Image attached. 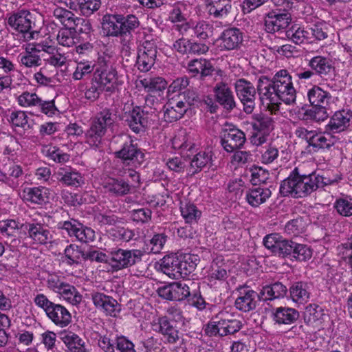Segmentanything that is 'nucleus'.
I'll return each instance as SVG.
<instances>
[{
	"mask_svg": "<svg viewBox=\"0 0 352 352\" xmlns=\"http://www.w3.org/2000/svg\"><path fill=\"white\" fill-rule=\"evenodd\" d=\"M340 180V176L331 179L314 174L290 175L280 184V192L283 196L304 197L316 190L321 185H333L338 183Z\"/></svg>",
	"mask_w": 352,
	"mask_h": 352,
	"instance_id": "obj_1",
	"label": "nucleus"
},
{
	"mask_svg": "<svg viewBox=\"0 0 352 352\" xmlns=\"http://www.w3.org/2000/svg\"><path fill=\"white\" fill-rule=\"evenodd\" d=\"M140 25L138 17L133 14L126 16L121 14H106L102 18L101 27L104 35L118 37L130 33Z\"/></svg>",
	"mask_w": 352,
	"mask_h": 352,
	"instance_id": "obj_2",
	"label": "nucleus"
},
{
	"mask_svg": "<svg viewBox=\"0 0 352 352\" xmlns=\"http://www.w3.org/2000/svg\"><path fill=\"white\" fill-rule=\"evenodd\" d=\"M241 323L228 313H220L206 326L205 333L209 336H226L239 331Z\"/></svg>",
	"mask_w": 352,
	"mask_h": 352,
	"instance_id": "obj_3",
	"label": "nucleus"
},
{
	"mask_svg": "<svg viewBox=\"0 0 352 352\" xmlns=\"http://www.w3.org/2000/svg\"><path fill=\"white\" fill-rule=\"evenodd\" d=\"M294 133L297 138L305 140L308 145L315 150L329 148L338 141V138L327 130L326 127L324 132H318L315 130H308L303 126H298Z\"/></svg>",
	"mask_w": 352,
	"mask_h": 352,
	"instance_id": "obj_4",
	"label": "nucleus"
},
{
	"mask_svg": "<svg viewBox=\"0 0 352 352\" xmlns=\"http://www.w3.org/2000/svg\"><path fill=\"white\" fill-rule=\"evenodd\" d=\"M144 251L138 249L124 250L118 249L111 252L107 264L109 270L118 272L135 265L141 261Z\"/></svg>",
	"mask_w": 352,
	"mask_h": 352,
	"instance_id": "obj_5",
	"label": "nucleus"
},
{
	"mask_svg": "<svg viewBox=\"0 0 352 352\" xmlns=\"http://www.w3.org/2000/svg\"><path fill=\"white\" fill-rule=\"evenodd\" d=\"M47 287L57 294L59 299L72 305H78L82 301V295L77 289L63 281L56 275H51L47 279Z\"/></svg>",
	"mask_w": 352,
	"mask_h": 352,
	"instance_id": "obj_6",
	"label": "nucleus"
},
{
	"mask_svg": "<svg viewBox=\"0 0 352 352\" xmlns=\"http://www.w3.org/2000/svg\"><path fill=\"white\" fill-rule=\"evenodd\" d=\"M8 23L12 30L23 34L25 41L34 39L38 34L32 30L33 16L28 10H22L14 13L8 18Z\"/></svg>",
	"mask_w": 352,
	"mask_h": 352,
	"instance_id": "obj_7",
	"label": "nucleus"
},
{
	"mask_svg": "<svg viewBox=\"0 0 352 352\" xmlns=\"http://www.w3.org/2000/svg\"><path fill=\"white\" fill-rule=\"evenodd\" d=\"M113 120L109 110L100 111L93 121L90 129L86 133L87 143L92 146H97L104 135L106 129L112 124Z\"/></svg>",
	"mask_w": 352,
	"mask_h": 352,
	"instance_id": "obj_8",
	"label": "nucleus"
},
{
	"mask_svg": "<svg viewBox=\"0 0 352 352\" xmlns=\"http://www.w3.org/2000/svg\"><path fill=\"white\" fill-rule=\"evenodd\" d=\"M272 82L280 98V102L291 104L296 100V90L293 86L292 76L287 70L278 72Z\"/></svg>",
	"mask_w": 352,
	"mask_h": 352,
	"instance_id": "obj_9",
	"label": "nucleus"
},
{
	"mask_svg": "<svg viewBox=\"0 0 352 352\" xmlns=\"http://www.w3.org/2000/svg\"><path fill=\"white\" fill-rule=\"evenodd\" d=\"M258 92L263 107L271 113H276L280 102L272 82L267 78H261L258 82Z\"/></svg>",
	"mask_w": 352,
	"mask_h": 352,
	"instance_id": "obj_10",
	"label": "nucleus"
},
{
	"mask_svg": "<svg viewBox=\"0 0 352 352\" xmlns=\"http://www.w3.org/2000/svg\"><path fill=\"white\" fill-rule=\"evenodd\" d=\"M167 98L168 102L164 107V119L167 122H171L181 118L187 111L188 107L194 104L195 97L192 101L186 98L185 99L173 96Z\"/></svg>",
	"mask_w": 352,
	"mask_h": 352,
	"instance_id": "obj_11",
	"label": "nucleus"
},
{
	"mask_svg": "<svg viewBox=\"0 0 352 352\" xmlns=\"http://www.w3.org/2000/svg\"><path fill=\"white\" fill-rule=\"evenodd\" d=\"M93 79L99 87L106 91H113L122 83L118 77L116 70L111 66L96 69Z\"/></svg>",
	"mask_w": 352,
	"mask_h": 352,
	"instance_id": "obj_12",
	"label": "nucleus"
},
{
	"mask_svg": "<svg viewBox=\"0 0 352 352\" xmlns=\"http://www.w3.org/2000/svg\"><path fill=\"white\" fill-rule=\"evenodd\" d=\"M156 54L155 42L148 36L142 43L138 51L137 58L138 69L144 72L149 71L155 63Z\"/></svg>",
	"mask_w": 352,
	"mask_h": 352,
	"instance_id": "obj_13",
	"label": "nucleus"
},
{
	"mask_svg": "<svg viewBox=\"0 0 352 352\" xmlns=\"http://www.w3.org/2000/svg\"><path fill=\"white\" fill-rule=\"evenodd\" d=\"M243 41V34L235 28L224 30L215 41L220 50H234L241 47Z\"/></svg>",
	"mask_w": 352,
	"mask_h": 352,
	"instance_id": "obj_14",
	"label": "nucleus"
},
{
	"mask_svg": "<svg viewBox=\"0 0 352 352\" xmlns=\"http://www.w3.org/2000/svg\"><path fill=\"white\" fill-rule=\"evenodd\" d=\"M236 91L243 105V110L251 113L255 107L256 89L250 82L245 79H239L235 84Z\"/></svg>",
	"mask_w": 352,
	"mask_h": 352,
	"instance_id": "obj_15",
	"label": "nucleus"
},
{
	"mask_svg": "<svg viewBox=\"0 0 352 352\" xmlns=\"http://www.w3.org/2000/svg\"><path fill=\"white\" fill-rule=\"evenodd\" d=\"M68 235L75 236L81 242L88 243L95 239V232L90 228L85 227L76 221H65L60 227Z\"/></svg>",
	"mask_w": 352,
	"mask_h": 352,
	"instance_id": "obj_16",
	"label": "nucleus"
},
{
	"mask_svg": "<svg viewBox=\"0 0 352 352\" xmlns=\"http://www.w3.org/2000/svg\"><path fill=\"white\" fill-rule=\"evenodd\" d=\"M245 141V134L242 131L230 127L224 130L221 145L227 152L231 153L243 146Z\"/></svg>",
	"mask_w": 352,
	"mask_h": 352,
	"instance_id": "obj_17",
	"label": "nucleus"
},
{
	"mask_svg": "<svg viewBox=\"0 0 352 352\" xmlns=\"http://www.w3.org/2000/svg\"><path fill=\"white\" fill-rule=\"evenodd\" d=\"M54 16L65 27V28H76L79 24L84 25L85 30L91 29L90 23L82 18L76 16L71 11L58 7L54 10Z\"/></svg>",
	"mask_w": 352,
	"mask_h": 352,
	"instance_id": "obj_18",
	"label": "nucleus"
},
{
	"mask_svg": "<svg viewBox=\"0 0 352 352\" xmlns=\"http://www.w3.org/2000/svg\"><path fill=\"white\" fill-rule=\"evenodd\" d=\"M190 29L193 30L195 36L199 39L205 40L213 34L212 25L204 21L196 23L190 20L177 25V30L182 34H186Z\"/></svg>",
	"mask_w": 352,
	"mask_h": 352,
	"instance_id": "obj_19",
	"label": "nucleus"
},
{
	"mask_svg": "<svg viewBox=\"0 0 352 352\" xmlns=\"http://www.w3.org/2000/svg\"><path fill=\"white\" fill-rule=\"evenodd\" d=\"M151 327L153 331L162 333L170 343H174L179 339L178 331L165 316L155 317Z\"/></svg>",
	"mask_w": 352,
	"mask_h": 352,
	"instance_id": "obj_20",
	"label": "nucleus"
},
{
	"mask_svg": "<svg viewBox=\"0 0 352 352\" xmlns=\"http://www.w3.org/2000/svg\"><path fill=\"white\" fill-rule=\"evenodd\" d=\"M171 143L173 148L179 151L184 157H189L194 153L195 144L185 129H179L177 131Z\"/></svg>",
	"mask_w": 352,
	"mask_h": 352,
	"instance_id": "obj_21",
	"label": "nucleus"
},
{
	"mask_svg": "<svg viewBox=\"0 0 352 352\" xmlns=\"http://www.w3.org/2000/svg\"><path fill=\"white\" fill-rule=\"evenodd\" d=\"M51 191L45 187L25 188L21 193V197L25 201L36 204H43L50 199Z\"/></svg>",
	"mask_w": 352,
	"mask_h": 352,
	"instance_id": "obj_22",
	"label": "nucleus"
},
{
	"mask_svg": "<svg viewBox=\"0 0 352 352\" xmlns=\"http://www.w3.org/2000/svg\"><path fill=\"white\" fill-rule=\"evenodd\" d=\"M331 109L330 104L313 106L310 109L301 107L298 109V117L302 120H314L320 122L329 117L328 110Z\"/></svg>",
	"mask_w": 352,
	"mask_h": 352,
	"instance_id": "obj_23",
	"label": "nucleus"
},
{
	"mask_svg": "<svg viewBox=\"0 0 352 352\" xmlns=\"http://www.w3.org/2000/svg\"><path fill=\"white\" fill-rule=\"evenodd\" d=\"M92 300L96 307L102 309L108 316H116L120 311L117 301L104 294H94Z\"/></svg>",
	"mask_w": 352,
	"mask_h": 352,
	"instance_id": "obj_24",
	"label": "nucleus"
},
{
	"mask_svg": "<svg viewBox=\"0 0 352 352\" xmlns=\"http://www.w3.org/2000/svg\"><path fill=\"white\" fill-rule=\"evenodd\" d=\"M46 316L56 326L60 328L66 327L72 322L70 312L60 304H55Z\"/></svg>",
	"mask_w": 352,
	"mask_h": 352,
	"instance_id": "obj_25",
	"label": "nucleus"
},
{
	"mask_svg": "<svg viewBox=\"0 0 352 352\" xmlns=\"http://www.w3.org/2000/svg\"><path fill=\"white\" fill-rule=\"evenodd\" d=\"M178 255L177 254H168L164 256L160 261V269L169 278L173 279L181 278V275L179 270Z\"/></svg>",
	"mask_w": 352,
	"mask_h": 352,
	"instance_id": "obj_26",
	"label": "nucleus"
},
{
	"mask_svg": "<svg viewBox=\"0 0 352 352\" xmlns=\"http://www.w3.org/2000/svg\"><path fill=\"white\" fill-rule=\"evenodd\" d=\"M58 178L67 186L80 187L85 184L82 175L72 168H60L57 172Z\"/></svg>",
	"mask_w": 352,
	"mask_h": 352,
	"instance_id": "obj_27",
	"label": "nucleus"
},
{
	"mask_svg": "<svg viewBox=\"0 0 352 352\" xmlns=\"http://www.w3.org/2000/svg\"><path fill=\"white\" fill-rule=\"evenodd\" d=\"M290 21L288 14H270L265 19V29L268 32H276L286 28Z\"/></svg>",
	"mask_w": 352,
	"mask_h": 352,
	"instance_id": "obj_28",
	"label": "nucleus"
},
{
	"mask_svg": "<svg viewBox=\"0 0 352 352\" xmlns=\"http://www.w3.org/2000/svg\"><path fill=\"white\" fill-rule=\"evenodd\" d=\"M179 270L181 278H186L195 270L199 258L198 255L194 254H181L178 255Z\"/></svg>",
	"mask_w": 352,
	"mask_h": 352,
	"instance_id": "obj_29",
	"label": "nucleus"
},
{
	"mask_svg": "<svg viewBox=\"0 0 352 352\" xmlns=\"http://www.w3.org/2000/svg\"><path fill=\"white\" fill-rule=\"evenodd\" d=\"M272 195L269 188L255 187L249 189L245 194L247 202L252 207H258L265 203Z\"/></svg>",
	"mask_w": 352,
	"mask_h": 352,
	"instance_id": "obj_30",
	"label": "nucleus"
},
{
	"mask_svg": "<svg viewBox=\"0 0 352 352\" xmlns=\"http://www.w3.org/2000/svg\"><path fill=\"white\" fill-rule=\"evenodd\" d=\"M216 100L224 108L232 109L235 107L234 96L230 89L224 83H219L214 87Z\"/></svg>",
	"mask_w": 352,
	"mask_h": 352,
	"instance_id": "obj_31",
	"label": "nucleus"
},
{
	"mask_svg": "<svg viewBox=\"0 0 352 352\" xmlns=\"http://www.w3.org/2000/svg\"><path fill=\"white\" fill-rule=\"evenodd\" d=\"M208 12L217 18H224L230 12V0H206Z\"/></svg>",
	"mask_w": 352,
	"mask_h": 352,
	"instance_id": "obj_32",
	"label": "nucleus"
},
{
	"mask_svg": "<svg viewBox=\"0 0 352 352\" xmlns=\"http://www.w3.org/2000/svg\"><path fill=\"white\" fill-rule=\"evenodd\" d=\"M349 116L345 111L336 112L326 125L327 130L331 133L342 132L349 126Z\"/></svg>",
	"mask_w": 352,
	"mask_h": 352,
	"instance_id": "obj_33",
	"label": "nucleus"
},
{
	"mask_svg": "<svg viewBox=\"0 0 352 352\" xmlns=\"http://www.w3.org/2000/svg\"><path fill=\"white\" fill-rule=\"evenodd\" d=\"M128 122L130 128L135 133L142 131L148 123V116L140 107L133 109L129 114Z\"/></svg>",
	"mask_w": 352,
	"mask_h": 352,
	"instance_id": "obj_34",
	"label": "nucleus"
},
{
	"mask_svg": "<svg viewBox=\"0 0 352 352\" xmlns=\"http://www.w3.org/2000/svg\"><path fill=\"white\" fill-rule=\"evenodd\" d=\"M26 229L29 236L36 243L45 244L52 238L50 231L40 223H29Z\"/></svg>",
	"mask_w": 352,
	"mask_h": 352,
	"instance_id": "obj_35",
	"label": "nucleus"
},
{
	"mask_svg": "<svg viewBox=\"0 0 352 352\" xmlns=\"http://www.w3.org/2000/svg\"><path fill=\"white\" fill-rule=\"evenodd\" d=\"M308 29L310 40H312L311 43H313L327 38L331 31V25L323 20H319Z\"/></svg>",
	"mask_w": 352,
	"mask_h": 352,
	"instance_id": "obj_36",
	"label": "nucleus"
},
{
	"mask_svg": "<svg viewBox=\"0 0 352 352\" xmlns=\"http://www.w3.org/2000/svg\"><path fill=\"white\" fill-rule=\"evenodd\" d=\"M35 49L36 46L34 43L27 45L25 52L21 53L18 56L19 63L27 67L40 65L41 60Z\"/></svg>",
	"mask_w": 352,
	"mask_h": 352,
	"instance_id": "obj_37",
	"label": "nucleus"
},
{
	"mask_svg": "<svg viewBox=\"0 0 352 352\" xmlns=\"http://www.w3.org/2000/svg\"><path fill=\"white\" fill-rule=\"evenodd\" d=\"M292 300L299 305L307 303L310 298V292L307 284L298 282L293 284L289 289Z\"/></svg>",
	"mask_w": 352,
	"mask_h": 352,
	"instance_id": "obj_38",
	"label": "nucleus"
},
{
	"mask_svg": "<svg viewBox=\"0 0 352 352\" xmlns=\"http://www.w3.org/2000/svg\"><path fill=\"white\" fill-rule=\"evenodd\" d=\"M138 87H142L151 94L161 92L167 87V82L162 77L145 78L140 80Z\"/></svg>",
	"mask_w": 352,
	"mask_h": 352,
	"instance_id": "obj_39",
	"label": "nucleus"
},
{
	"mask_svg": "<svg viewBox=\"0 0 352 352\" xmlns=\"http://www.w3.org/2000/svg\"><path fill=\"white\" fill-rule=\"evenodd\" d=\"M287 36L296 44L311 43L309 29L298 25H292L287 31Z\"/></svg>",
	"mask_w": 352,
	"mask_h": 352,
	"instance_id": "obj_40",
	"label": "nucleus"
},
{
	"mask_svg": "<svg viewBox=\"0 0 352 352\" xmlns=\"http://www.w3.org/2000/svg\"><path fill=\"white\" fill-rule=\"evenodd\" d=\"M102 185L107 191L116 195H125L130 190L129 183L113 177L105 178Z\"/></svg>",
	"mask_w": 352,
	"mask_h": 352,
	"instance_id": "obj_41",
	"label": "nucleus"
},
{
	"mask_svg": "<svg viewBox=\"0 0 352 352\" xmlns=\"http://www.w3.org/2000/svg\"><path fill=\"white\" fill-rule=\"evenodd\" d=\"M309 102L313 106L330 104L331 96L329 93L324 91L318 86H314L307 92Z\"/></svg>",
	"mask_w": 352,
	"mask_h": 352,
	"instance_id": "obj_42",
	"label": "nucleus"
},
{
	"mask_svg": "<svg viewBox=\"0 0 352 352\" xmlns=\"http://www.w3.org/2000/svg\"><path fill=\"white\" fill-rule=\"evenodd\" d=\"M188 70L193 76L199 74L201 76H207L212 72L213 67L210 62L206 59H195L188 63Z\"/></svg>",
	"mask_w": 352,
	"mask_h": 352,
	"instance_id": "obj_43",
	"label": "nucleus"
},
{
	"mask_svg": "<svg viewBox=\"0 0 352 352\" xmlns=\"http://www.w3.org/2000/svg\"><path fill=\"white\" fill-rule=\"evenodd\" d=\"M256 293L252 290H247L236 299L235 307L239 310L246 312L256 307Z\"/></svg>",
	"mask_w": 352,
	"mask_h": 352,
	"instance_id": "obj_44",
	"label": "nucleus"
},
{
	"mask_svg": "<svg viewBox=\"0 0 352 352\" xmlns=\"http://www.w3.org/2000/svg\"><path fill=\"white\" fill-rule=\"evenodd\" d=\"M212 154L210 151H200L192 158L189 168V174H195L200 171L204 167L211 162Z\"/></svg>",
	"mask_w": 352,
	"mask_h": 352,
	"instance_id": "obj_45",
	"label": "nucleus"
},
{
	"mask_svg": "<svg viewBox=\"0 0 352 352\" xmlns=\"http://www.w3.org/2000/svg\"><path fill=\"white\" fill-rule=\"evenodd\" d=\"M274 320L280 324H291L298 317V313L294 309L289 307L276 308L273 314Z\"/></svg>",
	"mask_w": 352,
	"mask_h": 352,
	"instance_id": "obj_46",
	"label": "nucleus"
},
{
	"mask_svg": "<svg viewBox=\"0 0 352 352\" xmlns=\"http://www.w3.org/2000/svg\"><path fill=\"white\" fill-rule=\"evenodd\" d=\"M75 67L71 74L74 80H80L91 74L94 69V64L89 60H75Z\"/></svg>",
	"mask_w": 352,
	"mask_h": 352,
	"instance_id": "obj_47",
	"label": "nucleus"
},
{
	"mask_svg": "<svg viewBox=\"0 0 352 352\" xmlns=\"http://www.w3.org/2000/svg\"><path fill=\"white\" fill-rule=\"evenodd\" d=\"M62 341L71 352H84L82 341L80 337L72 331H64L61 333Z\"/></svg>",
	"mask_w": 352,
	"mask_h": 352,
	"instance_id": "obj_48",
	"label": "nucleus"
},
{
	"mask_svg": "<svg viewBox=\"0 0 352 352\" xmlns=\"http://www.w3.org/2000/svg\"><path fill=\"white\" fill-rule=\"evenodd\" d=\"M226 278V270L221 266H219L217 263H212L206 279L208 284L210 286L213 287L219 283L224 281Z\"/></svg>",
	"mask_w": 352,
	"mask_h": 352,
	"instance_id": "obj_49",
	"label": "nucleus"
},
{
	"mask_svg": "<svg viewBox=\"0 0 352 352\" xmlns=\"http://www.w3.org/2000/svg\"><path fill=\"white\" fill-rule=\"evenodd\" d=\"M180 211L182 217L188 223H196L201 216V212L191 203H182Z\"/></svg>",
	"mask_w": 352,
	"mask_h": 352,
	"instance_id": "obj_50",
	"label": "nucleus"
},
{
	"mask_svg": "<svg viewBox=\"0 0 352 352\" xmlns=\"http://www.w3.org/2000/svg\"><path fill=\"white\" fill-rule=\"evenodd\" d=\"M333 207L336 212L342 217L352 216V197L343 195L336 199Z\"/></svg>",
	"mask_w": 352,
	"mask_h": 352,
	"instance_id": "obj_51",
	"label": "nucleus"
},
{
	"mask_svg": "<svg viewBox=\"0 0 352 352\" xmlns=\"http://www.w3.org/2000/svg\"><path fill=\"white\" fill-rule=\"evenodd\" d=\"M188 80L186 77L175 79L168 87L167 97L173 96L185 99L186 96L182 94V91L188 87Z\"/></svg>",
	"mask_w": 352,
	"mask_h": 352,
	"instance_id": "obj_52",
	"label": "nucleus"
},
{
	"mask_svg": "<svg viewBox=\"0 0 352 352\" xmlns=\"http://www.w3.org/2000/svg\"><path fill=\"white\" fill-rule=\"evenodd\" d=\"M42 152L46 157L57 163H65L69 160L68 154L63 153L55 146H44Z\"/></svg>",
	"mask_w": 352,
	"mask_h": 352,
	"instance_id": "obj_53",
	"label": "nucleus"
},
{
	"mask_svg": "<svg viewBox=\"0 0 352 352\" xmlns=\"http://www.w3.org/2000/svg\"><path fill=\"white\" fill-rule=\"evenodd\" d=\"M309 66L320 74L329 73L332 67L330 59L321 56L312 58L309 62Z\"/></svg>",
	"mask_w": 352,
	"mask_h": 352,
	"instance_id": "obj_54",
	"label": "nucleus"
},
{
	"mask_svg": "<svg viewBox=\"0 0 352 352\" xmlns=\"http://www.w3.org/2000/svg\"><path fill=\"white\" fill-rule=\"evenodd\" d=\"M57 41L59 45L64 47H72L76 42V28H62L57 35Z\"/></svg>",
	"mask_w": 352,
	"mask_h": 352,
	"instance_id": "obj_55",
	"label": "nucleus"
},
{
	"mask_svg": "<svg viewBox=\"0 0 352 352\" xmlns=\"http://www.w3.org/2000/svg\"><path fill=\"white\" fill-rule=\"evenodd\" d=\"M65 257L68 265L78 264L85 260V253L78 245L71 244L65 249Z\"/></svg>",
	"mask_w": 352,
	"mask_h": 352,
	"instance_id": "obj_56",
	"label": "nucleus"
},
{
	"mask_svg": "<svg viewBox=\"0 0 352 352\" xmlns=\"http://www.w3.org/2000/svg\"><path fill=\"white\" fill-rule=\"evenodd\" d=\"M186 5L184 3L178 2L173 6V10L168 15V20L173 23L182 24L186 23Z\"/></svg>",
	"mask_w": 352,
	"mask_h": 352,
	"instance_id": "obj_57",
	"label": "nucleus"
},
{
	"mask_svg": "<svg viewBox=\"0 0 352 352\" xmlns=\"http://www.w3.org/2000/svg\"><path fill=\"white\" fill-rule=\"evenodd\" d=\"M292 255L299 261H306L309 260L313 254V251L307 245L294 243Z\"/></svg>",
	"mask_w": 352,
	"mask_h": 352,
	"instance_id": "obj_58",
	"label": "nucleus"
},
{
	"mask_svg": "<svg viewBox=\"0 0 352 352\" xmlns=\"http://www.w3.org/2000/svg\"><path fill=\"white\" fill-rule=\"evenodd\" d=\"M117 156L122 160L133 161L134 158H138L140 155L142 157V154L138 152L136 148L131 144H125L123 148L116 153Z\"/></svg>",
	"mask_w": 352,
	"mask_h": 352,
	"instance_id": "obj_59",
	"label": "nucleus"
},
{
	"mask_svg": "<svg viewBox=\"0 0 352 352\" xmlns=\"http://www.w3.org/2000/svg\"><path fill=\"white\" fill-rule=\"evenodd\" d=\"M78 3L81 13L90 16L100 8L101 0H78Z\"/></svg>",
	"mask_w": 352,
	"mask_h": 352,
	"instance_id": "obj_60",
	"label": "nucleus"
},
{
	"mask_svg": "<svg viewBox=\"0 0 352 352\" xmlns=\"http://www.w3.org/2000/svg\"><path fill=\"white\" fill-rule=\"evenodd\" d=\"M17 102L23 107L37 106L40 102V98L34 93L25 91L17 97Z\"/></svg>",
	"mask_w": 352,
	"mask_h": 352,
	"instance_id": "obj_61",
	"label": "nucleus"
},
{
	"mask_svg": "<svg viewBox=\"0 0 352 352\" xmlns=\"http://www.w3.org/2000/svg\"><path fill=\"white\" fill-rule=\"evenodd\" d=\"M166 238L164 234H156L153 235L150 240L147 249L154 254L160 252L166 242Z\"/></svg>",
	"mask_w": 352,
	"mask_h": 352,
	"instance_id": "obj_62",
	"label": "nucleus"
},
{
	"mask_svg": "<svg viewBox=\"0 0 352 352\" xmlns=\"http://www.w3.org/2000/svg\"><path fill=\"white\" fill-rule=\"evenodd\" d=\"M16 343L18 345L29 346L30 345L34 338V333L32 331L26 329H19L14 334Z\"/></svg>",
	"mask_w": 352,
	"mask_h": 352,
	"instance_id": "obj_63",
	"label": "nucleus"
},
{
	"mask_svg": "<svg viewBox=\"0 0 352 352\" xmlns=\"http://www.w3.org/2000/svg\"><path fill=\"white\" fill-rule=\"evenodd\" d=\"M116 349L119 352H137L134 344L125 336L117 337Z\"/></svg>",
	"mask_w": 352,
	"mask_h": 352,
	"instance_id": "obj_64",
	"label": "nucleus"
}]
</instances>
